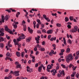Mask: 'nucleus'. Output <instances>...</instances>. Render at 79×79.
I'll return each instance as SVG.
<instances>
[{
    "label": "nucleus",
    "mask_w": 79,
    "mask_h": 79,
    "mask_svg": "<svg viewBox=\"0 0 79 79\" xmlns=\"http://www.w3.org/2000/svg\"><path fill=\"white\" fill-rule=\"evenodd\" d=\"M73 59V56L72 54L68 55L67 57H66V60L68 63H69V61L72 60Z\"/></svg>",
    "instance_id": "1"
},
{
    "label": "nucleus",
    "mask_w": 79,
    "mask_h": 79,
    "mask_svg": "<svg viewBox=\"0 0 79 79\" xmlns=\"http://www.w3.org/2000/svg\"><path fill=\"white\" fill-rule=\"evenodd\" d=\"M26 37L23 34H22V35L20 37H19V38L17 39V41L18 42H19V41H21V39L23 40L25 39Z\"/></svg>",
    "instance_id": "2"
},
{
    "label": "nucleus",
    "mask_w": 79,
    "mask_h": 79,
    "mask_svg": "<svg viewBox=\"0 0 79 79\" xmlns=\"http://www.w3.org/2000/svg\"><path fill=\"white\" fill-rule=\"evenodd\" d=\"M78 27L77 26H75L74 27V28H73L72 30V32L73 33H74L77 32L78 29Z\"/></svg>",
    "instance_id": "3"
},
{
    "label": "nucleus",
    "mask_w": 79,
    "mask_h": 79,
    "mask_svg": "<svg viewBox=\"0 0 79 79\" xmlns=\"http://www.w3.org/2000/svg\"><path fill=\"white\" fill-rule=\"evenodd\" d=\"M59 72L60 73V75H61L62 74H63V76H64L65 75V73L64 70H62V71L60 70L59 71Z\"/></svg>",
    "instance_id": "4"
},
{
    "label": "nucleus",
    "mask_w": 79,
    "mask_h": 79,
    "mask_svg": "<svg viewBox=\"0 0 79 79\" xmlns=\"http://www.w3.org/2000/svg\"><path fill=\"white\" fill-rule=\"evenodd\" d=\"M15 76L17 77L19 76V71H15Z\"/></svg>",
    "instance_id": "5"
},
{
    "label": "nucleus",
    "mask_w": 79,
    "mask_h": 79,
    "mask_svg": "<svg viewBox=\"0 0 79 79\" xmlns=\"http://www.w3.org/2000/svg\"><path fill=\"white\" fill-rule=\"evenodd\" d=\"M4 27H5V30L6 31H7V32H8L9 30H10V29H9L7 26H5Z\"/></svg>",
    "instance_id": "6"
},
{
    "label": "nucleus",
    "mask_w": 79,
    "mask_h": 79,
    "mask_svg": "<svg viewBox=\"0 0 79 79\" xmlns=\"http://www.w3.org/2000/svg\"><path fill=\"white\" fill-rule=\"evenodd\" d=\"M2 21L3 23L4 22V20H5V17L3 16L2 15Z\"/></svg>",
    "instance_id": "7"
},
{
    "label": "nucleus",
    "mask_w": 79,
    "mask_h": 79,
    "mask_svg": "<svg viewBox=\"0 0 79 79\" xmlns=\"http://www.w3.org/2000/svg\"><path fill=\"white\" fill-rule=\"evenodd\" d=\"M16 55L18 57H19V56H20L21 53L19 52H16Z\"/></svg>",
    "instance_id": "8"
},
{
    "label": "nucleus",
    "mask_w": 79,
    "mask_h": 79,
    "mask_svg": "<svg viewBox=\"0 0 79 79\" xmlns=\"http://www.w3.org/2000/svg\"><path fill=\"white\" fill-rule=\"evenodd\" d=\"M15 45H18V48H20V47H21V45L18 44V42L15 43Z\"/></svg>",
    "instance_id": "9"
},
{
    "label": "nucleus",
    "mask_w": 79,
    "mask_h": 79,
    "mask_svg": "<svg viewBox=\"0 0 79 79\" xmlns=\"http://www.w3.org/2000/svg\"><path fill=\"white\" fill-rule=\"evenodd\" d=\"M52 68V66L51 65H48L47 66V69H50Z\"/></svg>",
    "instance_id": "10"
},
{
    "label": "nucleus",
    "mask_w": 79,
    "mask_h": 79,
    "mask_svg": "<svg viewBox=\"0 0 79 79\" xmlns=\"http://www.w3.org/2000/svg\"><path fill=\"white\" fill-rule=\"evenodd\" d=\"M53 32V31L52 30H49L47 32L48 34H52Z\"/></svg>",
    "instance_id": "11"
},
{
    "label": "nucleus",
    "mask_w": 79,
    "mask_h": 79,
    "mask_svg": "<svg viewBox=\"0 0 79 79\" xmlns=\"http://www.w3.org/2000/svg\"><path fill=\"white\" fill-rule=\"evenodd\" d=\"M21 65L20 64H19L16 65V67L17 69H18V68L21 69Z\"/></svg>",
    "instance_id": "12"
},
{
    "label": "nucleus",
    "mask_w": 79,
    "mask_h": 79,
    "mask_svg": "<svg viewBox=\"0 0 79 79\" xmlns=\"http://www.w3.org/2000/svg\"><path fill=\"white\" fill-rule=\"evenodd\" d=\"M12 78V77L11 76H9L8 77H6L5 79H10Z\"/></svg>",
    "instance_id": "13"
},
{
    "label": "nucleus",
    "mask_w": 79,
    "mask_h": 79,
    "mask_svg": "<svg viewBox=\"0 0 79 79\" xmlns=\"http://www.w3.org/2000/svg\"><path fill=\"white\" fill-rule=\"evenodd\" d=\"M4 40V38L2 37H1L0 36V42H3Z\"/></svg>",
    "instance_id": "14"
},
{
    "label": "nucleus",
    "mask_w": 79,
    "mask_h": 79,
    "mask_svg": "<svg viewBox=\"0 0 79 79\" xmlns=\"http://www.w3.org/2000/svg\"><path fill=\"white\" fill-rule=\"evenodd\" d=\"M8 32H9V33H10V34H12V35H14V34L13 32V31H11L10 29L9 30V31H8Z\"/></svg>",
    "instance_id": "15"
},
{
    "label": "nucleus",
    "mask_w": 79,
    "mask_h": 79,
    "mask_svg": "<svg viewBox=\"0 0 79 79\" xmlns=\"http://www.w3.org/2000/svg\"><path fill=\"white\" fill-rule=\"evenodd\" d=\"M9 18V16L7 15H6L5 17V19L6 20H7Z\"/></svg>",
    "instance_id": "16"
},
{
    "label": "nucleus",
    "mask_w": 79,
    "mask_h": 79,
    "mask_svg": "<svg viewBox=\"0 0 79 79\" xmlns=\"http://www.w3.org/2000/svg\"><path fill=\"white\" fill-rule=\"evenodd\" d=\"M70 49H69V48H68L67 49V50L66 51V53H69V52H70Z\"/></svg>",
    "instance_id": "17"
},
{
    "label": "nucleus",
    "mask_w": 79,
    "mask_h": 79,
    "mask_svg": "<svg viewBox=\"0 0 79 79\" xmlns=\"http://www.w3.org/2000/svg\"><path fill=\"white\" fill-rule=\"evenodd\" d=\"M31 40V38H29L28 39L26 40V41L27 42H30V40Z\"/></svg>",
    "instance_id": "18"
},
{
    "label": "nucleus",
    "mask_w": 79,
    "mask_h": 79,
    "mask_svg": "<svg viewBox=\"0 0 79 79\" xmlns=\"http://www.w3.org/2000/svg\"><path fill=\"white\" fill-rule=\"evenodd\" d=\"M42 69V67H38V71L39 72H41V71Z\"/></svg>",
    "instance_id": "19"
},
{
    "label": "nucleus",
    "mask_w": 79,
    "mask_h": 79,
    "mask_svg": "<svg viewBox=\"0 0 79 79\" xmlns=\"http://www.w3.org/2000/svg\"><path fill=\"white\" fill-rule=\"evenodd\" d=\"M56 37H55V38H54V37L52 38L50 40L51 41H53V40H56Z\"/></svg>",
    "instance_id": "20"
},
{
    "label": "nucleus",
    "mask_w": 79,
    "mask_h": 79,
    "mask_svg": "<svg viewBox=\"0 0 79 79\" xmlns=\"http://www.w3.org/2000/svg\"><path fill=\"white\" fill-rule=\"evenodd\" d=\"M6 56H11L10 55V53L9 52H7L6 53Z\"/></svg>",
    "instance_id": "21"
},
{
    "label": "nucleus",
    "mask_w": 79,
    "mask_h": 79,
    "mask_svg": "<svg viewBox=\"0 0 79 79\" xmlns=\"http://www.w3.org/2000/svg\"><path fill=\"white\" fill-rule=\"evenodd\" d=\"M36 21L38 23V24H41V22H40V20L39 19H37Z\"/></svg>",
    "instance_id": "22"
},
{
    "label": "nucleus",
    "mask_w": 79,
    "mask_h": 79,
    "mask_svg": "<svg viewBox=\"0 0 79 79\" xmlns=\"http://www.w3.org/2000/svg\"><path fill=\"white\" fill-rule=\"evenodd\" d=\"M65 22H67L69 20V19L67 17H66L65 18Z\"/></svg>",
    "instance_id": "23"
},
{
    "label": "nucleus",
    "mask_w": 79,
    "mask_h": 79,
    "mask_svg": "<svg viewBox=\"0 0 79 79\" xmlns=\"http://www.w3.org/2000/svg\"><path fill=\"white\" fill-rule=\"evenodd\" d=\"M13 25L14 26V27L15 29H16L17 27V26L16 24L14 25L13 24Z\"/></svg>",
    "instance_id": "24"
},
{
    "label": "nucleus",
    "mask_w": 79,
    "mask_h": 79,
    "mask_svg": "<svg viewBox=\"0 0 79 79\" xmlns=\"http://www.w3.org/2000/svg\"><path fill=\"white\" fill-rule=\"evenodd\" d=\"M23 30L24 31H26V26H23Z\"/></svg>",
    "instance_id": "25"
},
{
    "label": "nucleus",
    "mask_w": 79,
    "mask_h": 79,
    "mask_svg": "<svg viewBox=\"0 0 79 79\" xmlns=\"http://www.w3.org/2000/svg\"><path fill=\"white\" fill-rule=\"evenodd\" d=\"M79 57V55H76V56L75 57L76 60H77Z\"/></svg>",
    "instance_id": "26"
},
{
    "label": "nucleus",
    "mask_w": 79,
    "mask_h": 79,
    "mask_svg": "<svg viewBox=\"0 0 79 79\" xmlns=\"http://www.w3.org/2000/svg\"><path fill=\"white\" fill-rule=\"evenodd\" d=\"M4 32V29L3 28H1L0 29V32Z\"/></svg>",
    "instance_id": "27"
},
{
    "label": "nucleus",
    "mask_w": 79,
    "mask_h": 79,
    "mask_svg": "<svg viewBox=\"0 0 79 79\" xmlns=\"http://www.w3.org/2000/svg\"><path fill=\"white\" fill-rule=\"evenodd\" d=\"M42 32L43 33H46V30L45 29H43L42 31Z\"/></svg>",
    "instance_id": "28"
},
{
    "label": "nucleus",
    "mask_w": 79,
    "mask_h": 79,
    "mask_svg": "<svg viewBox=\"0 0 79 79\" xmlns=\"http://www.w3.org/2000/svg\"><path fill=\"white\" fill-rule=\"evenodd\" d=\"M0 47L1 48H3V47H4V45L3 44L0 43Z\"/></svg>",
    "instance_id": "29"
},
{
    "label": "nucleus",
    "mask_w": 79,
    "mask_h": 79,
    "mask_svg": "<svg viewBox=\"0 0 79 79\" xmlns=\"http://www.w3.org/2000/svg\"><path fill=\"white\" fill-rule=\"evenodd\" d=\"M0 33H1L0 34V36H4V33H3V32H0Z\"/></svg>",
    "instance_id": "30"
},
{
    "label": "nucleus",
    "mask_w": 79,
    "mask_h": 79,
    "mask_svg": "<svg viewBox=\"0 0 79 79\" xmlns=\"http://www.w3.org/2000/svg\"><path fill=\"white\" fill-rule=\"evenodd\" d=\"M20 13L19 12H18L16 14V17L17 18L18 17L19 15H20Z\"/></svg>",
    "instance_id": "31"
},
{
    "label": "nucleus",
    "mask_w": 79,
    "mask_h": 79,
    "mask_svg": "<svg viewBox=\"0 0 79 79\" xmlns=\"http://www.w3.org/2000/svg\"><path fill=\"white\" fill-rule=\"evenodd\" d=\"M68 42H69L70 44H72V41H71L70 40H68Z\"/></svg>",
    "instance_id": "32"
},
{
    "label": "nucleus",
    "mask_w": 79,
    "mask_h": 79,
    "mask_svg": "<svg viewBox=\"0 0 79 79\" xmlns=\"http://www.w3.org/2000/svg\"><path fill=\"white\" fill-rule=\"evenodd\" d=\"M56 25L57 27H60L61 26V24H59V23H57Z\"/></svg>",
    "instance_id": "33"
},
{
    "label": "nucleus",
    "mask_w": 79,
    "mask_h": 79,
    "mask_svg": "<svg viewBox=\"0 0 79 79\" xmlns=\"http://www.w3.org/2000/svg\"><path fill=\"white\" fill-rule=\"evenodd\" d=\"M61 66L64 69L66 68V66H65V65H64V64H61Z\"/></svg>",
    "instance_id": "34"
},
{
    "label": "nucleus",
    "mask_w": 79,
    "mask_h": 79,
    "mask_svg": "<svg viewBox=\"0 0 79 79\" xmlns=\"http://www.w3.org/2000/svg\"><path fill=\"white\" fill-rule=\"evenodd\" d=\"M25 53L24 52H22L21 53V56L23 58L24 57V54Z\"/></svg>",
    "instance_id": "35"
},
{
    "label": "nucleus",
    "mask_w": 79,
    "mask_h": 79,
    "mask_svg": "<svg viewBox=\"0 0 79 79\" xmlns=\"http://www.w3.org/2000/svg\"><path fill=\"white\" fill-rule=\"evenodd\" d=\"M35 40L36 41L37 44H39V40H37V38H35Z\"/></svg>",
    "instance_id": "36"
},
{
    "label": "nucleus",
    "mask_w": 79,
    "mask_h": 79,
    "mask_svg": "<svg viewBox=\"0 0 79 79\" xmlns=\"http://www.w3.org/2000/svg\"><path fill=\"white\" fill-rule=\"evenodd\" d=\"M67 27L68 29H71V26L69 24Z\"/></svg>",
    "instance_id": "37"
},
{
    "label": "nucleus",
    "mask_w": 79,
    "mask_h": 79,
    "mask_svg": "<svg viewBox=\"0 0 79 79\" xmlns=\"http://www.w3.org/2000/svg\"><path fill=\"white\" fill-rule=\"evenodd\" d=\"M43 17L45 19H47V18H47V16H46V15H44Z\"/></svg>",
    "instance_id": "38"
},
{
    "label": "nucleus",
    "mask_w": 79,
    "mask_h": 79,
    "mask_svg": "<svg viewBox=\"0 0 79 79\" xmlns=\"http://www.w3.org/2000/svg\"><path fill=\"white\" fill-rule=\"evenodd\" d=\"M29 31V32H30V33L31 34H32V32H33V31L32 30V29H31L30 31Z\"/></svg>",
    "instance_id": "39"
},
{
    "label": "nucleus",
    "mask_w": 79,
    "mask_h": 79,
    "mask_svg": "<svg viewBox=\"0 0 79 79\" xmlns=\"http://www.w3.org/2000/svg\"><path fill=\"white\" fill-rule=\"evenodd\" d=\"M15 73V71L13 72V71L12 70L10 72V73H12L13 74H14Z\"/></svg>",
    "instance_id": "40"
},
{
    "label": "nucleus",
    "mask_w": 79,
    "mask_h": 79,
    "mask_svg": "<svg viewBox=\"0 0 79 79\" xmlns=\"http://www.w3.org/2000/svg\"><path fill=\"white\" fill-rule=\"evenodd\" d=\"M69 19L70 20H73V16H70Z\"/></svg>",
    "instance_id": "41"
},
{
    "label": "nucleus",
    "mask_w": 79,
    "mask_h": 79,
    "mask_svg": "<svg viewBox=\"0 0 79 79\" xmlns=\"http://www.w3.org/2000/svg\"><path fill=\"white\" fill-rule=\"evenodd\" d=\"M40 50H41V51H44L45 49L43 48H40Z\"/></svg>",
    "instance_id": "42"
},
{
    "label": "nucleus",
    "mask_w": 79,
    "mask_h": 79,
    "mask_svg": "<svg viewBox=\"0 0 79 79\" xmlns=\"http://www.w3.org/2000/svg\"><path fill=\"white\" fill-rule=\"evenodd\" d=\"M6 38H7V39H8V40H9V39H10V36H8V35H6Z\"/></svg>",
    "instance_id": "43"
},
{
    "label": "nucleus",
    "mask_w": 79,
    "mask_h": 79,
    "mask_svg": "<svg viewBox=\"0 0 79 79\" xmlns=\"http://www.w3.org/2000/svg\"><path fill=\"white\" fill-rule=\"evenodd\" d=\"M79 76V74L78 73H77L76 75V77H77V78H78Z\"/></svg>",
    "instance_id": "44"
},
{
    "label": "nucleus",
    "mask_w": 79,
    "mask_h": 79,
    "mask_svg": "<svg viewBox=\"0 0 79 79\" xmlns=\"http://www.w3.org/2000/svg\"><path fill=\"white\" fill-rule=\"evenodd\" d=\"M45 41H43L42 43V44L43 45H45Z\"/></svg>",
    "instance_id": "45"
},
{
    "label": "nucleus",
    "mask_w": 79,
    "mask_h": 79,
    "mask_svg": "<svg viewBox=\"0 0 79 79\" xmlns=\"http://www.w3.org/2000/svg\"><path fill=\"white\" fill-rule=\"evenodd\" d=\"M15 64L17 65H19V63L18 62H15Z\"/></svg>",
    "instance_id": "46"
},
{
    "label": "nucleus",
    "mask_w": 79,
    "mask_h": 79,
    "mask_svg": "<svg viewBox=\"0 0 79 79\" xmlns=\"http://www.w3.org/2000/svg\"><path fill=\"white\" fill-rule=\"evenodd\" d=\"M35 38H36L37 39V40H40V36H38L37 38L36 37Z\"/></svg>",
    "instance_id": "47"
},
{
    "label": "nucleus",
    "mask_w": 79,
    "mask_h": 79,
    "mask_svg": "<svg viewBox=\"0 0 79 79\" xmlns=\"http://www.w3.org/2000/svg\"><path fill=\"white\" fill-rule=\"evenodd\" d=\"M52 15L53 16H56L57 15V14L56 13H55V14L53 13H52Z\"/></svg>",
    "instance_id": "48"
},
{
    "label": "nucleus",
    "mask_w": 79,
    "mask_h": 79,
    "mask_svg": "<svg viewBox=\"0 0 79 79\" xmlns=\"http://www.w3.org/2000/svg\"><path fill=\"white\" fill-rule=\"evenodd\" d=\"M5 10L6 11H7L8 13H10L11 12V11L8 9L6 10Z\"/></svg>",
    "instance_id": "49"
},
{
    "label": "nucleus",
    "mask_w": 79,
    "mask_h": 79,
    "mask_svg": "<svg viewBox=\"0 0 79 79\" xmlns=\"http://www.w3.org/2000/svg\"><path fill=\"white\" fill-rule=\"evenodd\" d=\"M10 10H11L12 12H16V10H15L12 9L11 8L10 9Z\"/></svg>",
    "instance_id": "50"
},
{
    "label": "nucleus",
    "mask_w": 79,
    "mask_h": 79,
    "mask_svg": "<svg viewBox=\"0 0 79 79\" xmlns=\"http://www.w3.org/2000/svg\"><path fill=\"white\" fill-rule=\"evenodd\" d=\"M8 60H10V61H13L12 59L10 57L8 58Z\"/></svg>",
    "instance_id": "51"
},
{
    "label": "nucleus",
    "mask_w": 79,
    "mask_h": 79,
    "mask_svg": "<svg viewBox=\"0 0 79 79\" xmlns=\"http://www.w3.org/2000/svg\"><path fill=\"white\" fill-rule=\"evenodd\" d=\"M39 51H37L36 52V55H38V54H39Z\"/></svg>",
    "instance_id": "52"
},
{
    "label": "nucleus",
    "mask_w": 79,
    "mask_h": 79,
    "mask_svg": "<svg viewBox=\"0 0 79 79\" xmlns=\"http://www.w3.org/2000/svg\"><path fill=\"white\" fill-rule=\"evenodd\" d=\"M37 33H38V34H39V33H40V34H42V32L38 30L37 31Z\"/></svg>",
    "instance_id": "53"
},
{
    "label": "nucleus",
    "mask_w": 79,
    "mask_h": 79,
    "mask_svg": "<svg viewBox=\"0 0 79 79\" xmlns=\"http://www.w3.org/2000/svg\"><path fill=\"white\" fill-rule=\"evenodd\" d=\"M53 73H57L56 70L54 69L53 70Z\"/></svg>",
    "instance_id": "54"
},
{
    "label": "nucleus",
    "mask_w": 79,
    "mask_h": 79,
    "mask_svg": "<svg viewBox=\"0 0 79 79\" xmlns=\"http://www.w3.org/2000/svg\"><path fill=\"white\" fill-rule=\"evenodd\" d=\"M77 68V66H76L74 68H73V71H75L76 69Z\"/></svg>",
    "instance_id": "55"
},
{
    "label": "nucleus",
    "mask_w": 79,
    "mask_h": 79,
    "mask_svg": "<svg viewBox=\"0 0 79 79\" xmlns=\"http://www.w3.org/2000/svg\"><path fill=\"white\" fill-rule=\"evenodd\" d=\"M41 26L42 27H43V28H44V24H41Z\"/></svg>",
    "instance_id": "56"
},
{
    "label": "nucleus",
    "mask_w": 79,
    "mask_h": 79,
    "mask_svg": "<svg viewBox=\"0 0 79 79\" xmlns=\"http://www.w3.org/2000/svg\"><path fill=\"white\" fill-rule=\"evenodd\" d=\"M38 63L36 64L35 65V67L37 68L38 67Z\"/></svg>",
    "instance_id": "57"
},
{
    "label": "nucleus",
    "mask_w": 79,
    "mask_h": 79,
    "mask_svg": "<svg viewBox=\"0 0 79 79\" xmlns=\"http://www.w3.org/2000/svg\"><path fill=\"white\" fill-rule=\"evenodd\" d=\"M76 54L77 55H79V51L76 52Z\"/></svg>",
    "instance_id": "58"
},
{
    "label": "nucleus",
    "mask_w": 79,
    "mask_h": 79,
    "mask_svg": "<svg viewBox=\"0 0 79 79\" xmlns=\"http://www.w3.org/2000/svg\"><path fill=\"white\" fill-rule=\"evenodd\" d=\"M36 47H37L39 48H40V46L39 44H37V45H36Z\"/></svg>",
    "instance_id": "59"
},
{
    "label": "nucleus",
    "mask_w": 79,
    "mask_h": 79,
    "mask_svg": "<svg viewBox=\"0 0 79 79\" xmlns=\"http://www.w3.org/2000/svg\"><path fill=\"white\" fill-rule=\"evenodd\" d=\"M39 24L38 23L37 24V25H36V27H37V28H39Z\"/></svg>",
    "instance_id": "60"
},
{
    "label": "nucleus",
    "mask_w": 79,
    "mask_h": 79,
    "mask_svg": "<svg viewBox=\"0 0 79 79\" xmlns=\"http://www.w3.org/2000/svg\"><path fill=\"white\" fill-rule=\"evenodd\" d=\"M32 11H37V10H36V9H31Z\"/></svg>",
    "instance_id": "61"
},
{
    "label": "nucleus",
    "mask_w": 79,
    "mask_h": 79,
    "mask_svg": "<svg viewBox=\"0 0 79 79\" xmlns=\"http://www.w3.org/2000/svg\"><path fill=\"white\" fill-rule=\"evenodd\" d=\"M47 19H46V20H47L48 22H49L50 21V20L48 18H47Z\"/></svg>",
    "instance_id": "62"
},
{
    "label": "nucleus",
    "mask_w": 79,
    "mask_h": 79,
    "mask_svg": "<svg viewBox=\"0 0 79 79\" xmlns=\"http://www.w3.org/2000/svg\"><path fill=\"white\" fill-rule=\"evenodd\" d=\"M20 79H27L26 77L23 78V77H20Z\"/></svg>",
    "instance_id": "63"
},
{
    "label": "nucleus",
    "mask_w": 79,
    "mask_h": 79,
    "mask_svg": "<svg viewBox=\"0 0 79 79\" xmlns=\"http://www.w3.org/2000/svg\"><path fill=\"white\" fill-rule=\"evenodd\" d=\"M76 74V73L75 72H73V74L74 75V76L75 75V74Z\"/></svg>",
    "instance_id": "64"
}]
</instances>
